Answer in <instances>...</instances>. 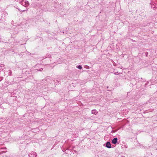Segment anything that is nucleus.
I'll list each match as a JSON object with an SVG mask.
<instances>
[{"label": "nucleus", "instance_id": "nucleus-9", "mask_svg": "<svg viewBox=\"0 0 157 157\" xmlns=\"http://www.w3.org/2000/svg\"><path fill=\"white\" fill-rule=\"evenodd\" d=\"M27 52V54L29 55H31V53L29 52Z\"/></svg>", "mask_w": 157, "mask_h": 157}, {"label": "nucleus", "instance_id": "nucleus-3", "mask_svg": "<svg viewBox=\"0 0 157 157\" xmlns=\"http://www.w3.org/2000/svg\"><path fill=\"white\" fill-rule=\"evenodd\" d=\"M118 139L117 137L114 138L112 140V143L114 144H116L118 143Z\"/></svg>", "mask_w": 157, "mask_h": 157}, {"label": "nucleus", "instance_id": "nucleus-10", "mask_svg": "<svg viewBox=\"0 0 157 157\" xmlns=\"http://www.w3.org/2000/svg\"><path fill=\"white\" fill-rule=\"evenodd\" d=\"M27 10H22L21 11L22 12H25V11H26Z\"/></svg>", "mask_w": 157, "mask_h": 157}, {"label": "nucleus", "instance_id": "nucleus-8", "mask_svg": "<svg viewBox=\"0 0 157 157\" xmlns=\"http://www.w3.org/2000/svg\"><path fill=\"white\" fill-rule=\"evenodd\" d=\"M76 67H77V68L78 69H81L82 68V66L80 65H78Z\"/></svg>", "mask_w": 157, "mask_h": 157}, {"label": "nucleus", "instance_id": "nucleus-2", "mask_svg": "<svg viewBox=\"0 0 157 157\" xmlns=\"http://www.w3.org/2000/svg\"><path fill=\"white\" fill-rule=\"evenodd\" d=\"M21 5L25 7H27L29 5V3L28 1H22L20 2Z\"/></svg>", "mask_w": 157, "mask_h": 157}, {"label": "nucleus", "instance_id": "nucleus-7", "mask_svg": "<svg viewBox=\"0 0 157 157\" xmlns=\"http://www.w3.org/2000/svg\"><path fill=\"white\" fill-rule=\"evenodd\" d=\"M8 75L10 76H12V72L11 70H9Z\"/></svg>", "mask_w": 157, "mask_h": 157}, {"label": "nucleus", "instance_id": "nucleus-5", "mask_svg": "<svg viewBox=\"0 0 157 157\" xmlns=\"http://www.w3.org/2000/svg\"><path fill=\"white\" fill-rule=\"evenodd\" d=\"M51 56L50 55V54H47L46 55V56H45V58H51Z\"/></svg>", "mask_w": 157, "mask_h": 157}, {"label": "nucleus", "instance_id": "nucleus-12", "mask_svg": "<svg viewBox=\"0 0 157 157\" xmlns=\"http://www.w3.org/2000/svg\"><path fill=\"white\" fill-rule=\"evenodd\" d=\"M18 10H19V11H20V10L19 9H18Z\"/></svg>", "mask_w": 157, "mask_h": 157}, {"label": "nucleus", "instance_id": "nucleus-4", "mask_svg": "<svg viewBox=\"0 0 157 157\" xmlns=\"http://www.w3.org/2000/svg\"><path fill=\"white\" fill-rule=\"evenodd\" d=\"M105 147L108 148H111V145L109 141L106 142V143Z\"/></svg>", "mask_w": 157, "mask_h": 157}, {"label": "nucleus", "instance_id": "nucleus-6", "mask_svg": "<svg viewBox=\"0 0 157 157\" xmlns=\"http://www.w3.org/2000/svg\"><path fill=\"white\" fill-rule=\"evenodd\" d=\"M97 111L95 110H92V114H94L95 115H96V114L97 113Z\"/></svg>", "mask_w": 157, "mask_h": 157}, {"label": "nucleus", "instance_id": "nucleus-11", "mask_svg": "<svg viewBox=\"0 0 157 157\" xmlns=\"http://www.w3.org/2000/svg\"><path fill=\"white\" fill-rule=\"evenodd\" d=\"M43 70V69L42 68H41V69H40V71H41V70Z\"/></svg>", "mask_w": 157, "mask_h": 157}, {"label": "nucleus", "instance_id": "nucleus-1", "mask_svg": "<svg viewBox=\"0 0 157 157\" xmlns=\"http://www.w3.org/2000/svg\"><path fill=\"white\" fill-rule=\"evenodd\" d=\"M37 156V154L36 152L33 151H31L29 154V157H36Z\"/></svg>", "mask_w": 157, "mask_h": 157}]
</instances>
